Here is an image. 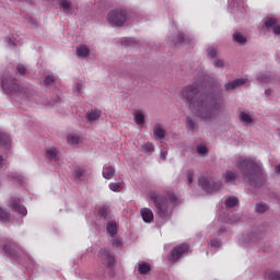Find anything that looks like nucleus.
Instances as JSON below:
<instances>
[{
  "instance_id": "f257e3e1",
  "label": "nucleus",
  "mask_w": 280,
  "mask_h": 280,
  "mask_svg": "<svg viewBox=\"0 0 280 280\" xmlns=\"http://www.w3.org/2000/svg\"><path fill=\"white\" fill-rule=\"evenodd\" d=\"M182 97L188 102L189 108L202 119H211L222 108V97L211 93H202L200 84L195 82L182 91Z\"/></svg>"
},
{
  "instance_id": "f03ea898",
  "label": "nucleus",
  "mask_w": 280,
  "mask_h": 280,
  "mask_svg": "<svg viewBox=\"0 0 280 280\" xmlns=\"http://www.w3.org/2000/svg\"><path fill=\"white\" fill-rule=\"evenodd\" d=\"M237 167L241 170L244 175V180L249 183V185H254V187H258L259 183L264 178L261 174V167L253 160H246L238 158L237 159Z\"/></svg>"
},
{
  "instance_id": "7ed1b4c3",
  "label": "nucleus",
  "mask_w": 280,
  "mask_h": 280,
  "mask_svg": "<svg viewBox=\"0 0 280 280\" xmlns=\"http://www.w3.org/2000/svg\"><path fill=\"white\" fill-rule=\"evenodd\" d=\"M149 198L154 202L156 213L162 220H165V218L170 215L167 200H170L172 205H178V197L172 191H168L165 198L159 196L155 191H151L149 192Z\"/></svg>"
},
{
  "instance_id": "20e7f679",
  "label": "nucleus",
  "mask_w": 280,
  "mask_h": 280,
  "mask_svg": "<svg viewBox=\"0 0 280 280\" xmlns=\"http://www.w3.org/2000/svg\"><path fill=\"white\" fill-rule=\"evenodd\" d=\"M2 89L8 95L19 93V95L30 97L34 93L32 90L21 86L19 80L12 79V77H2Z\"/></svg>"
},
{
  "instance_id": "39448f33",
  "label": "nucleus",
  "mask_w": 280,
  "mask_h": 280,
  "mask_svg": "<svg viewBox=\"0 0 280 280\" xmlns=\"http://www.w3.org/2000/svg\"><path fill=\"white\" fill-rule=\"evenodd\" d=\"M107 21L113 27H124L128 23V11L126 9H114L107 14Z\"/></svg>"
},
{
  "instance_id": "423d86ee",
  "label": "nucleus",
  "mask_w": 280,
  "mask_h": 280,
  "mask_svg": "<svg viewBox=\"0 0 280 280\" xmlns=\"http://www.w3.org/2000/svg\"><path fill=\"white\" fill-rule=\"evenodd\" d=\"M199 185L201 186V189H203V191H207V194H214V191H218V189H220L222 187V184H211V182L209 180V178L201 176L199 178Z\"/></svg>"
},
{
  "instance_id": "0eeeda50",
  "label": "nucleus",
  "mask_w": 280,
  "mask_h": 280,
  "mask_svg": "<svg viewBox=\"0 0 280 280\" xmlns=\"http://www.w3.org/2000/svg\"><path fill=\"white\" fill-rule=\"evenodd\" d=\"M98 257H100L102 264L104 266H106V268H109V269L115 268V256H113V254H110V252H108L106 249H101L98 252Z\"/></svg>"
},
{
  "instance_id": "6e6552de",
  "label": "nucleus",
  "mask_w": 280,
  "mask_h": 280,
  "mask_svg": "<svg viewBox=\"0 0 280 280\" xmlns=\"http://www.w3.org/2000/svg\"><path fill=\"white\" fill-rule=\"evenodd\" d=\"M189 250V245L184 243V244H179L177 245L170 255V260L171 261H178V259H180V257H183V255H185V253H187Z\"/></svg>"
},
{
  "instance_id": "1a4fd4ad",
  "label": "nucleus",
  "mask_w": 280,
  "mask_h": 280,
  "mask_svg": "<svg viewBox=\"0 0 280 280\" xmlns=\"http://www.w3.org/2000/svg\"><path fill=\"white\" fill-rule=\"evenodd\" d=\"M11 209H14L20 215H27V208L21 203V198L12 197L9 201Z\"/></svg>"
},
{
  "instance_id": "9d476101",
  "label": "nucleus",
  "mask_w": 280,
  "mask_h": 280,
  "mask_svg": "<svg viewBox=\"0 0 280 280\" xmlns=\"http://www.w3.org/2000/svg\"><path fill=\"white\" fill-rule=\"evenodd\" d=\"M60 12L63 14H73V2L71 0H57Z\"/></svg>"
},
{
  "instance_id": "9b49d317",
  "label": "nucleus",
  "mask_w": 280,
  "mask_h": 280,
  "mask_svg": "<svg viewBox=\"0 0 280 280\" xmlns=\"http://www.w3.org/2000/svg\"><path fill=\"white\" fill-rule=\"evenodd\" d=\"M243 84H246V79H236L234 81H231L224 85L225 91H235L237 86H243Z\"/></svg>"
},
{
  "instance_id": "f8f14e48",
  "label": "nucleus",
  "mask_w": 280,
  "mask_h": 280,
  "mask_svg": "<svg viewBox=\"0 0 280 280\" xmlns=\"http://www.w3.org/2000/svg\"><path fill=\"white\" fill-rule=\"evenodd\" d=\"M267 28L272 27V32L276 35H280V24H277V19L270 18L265 22Z\"/></svg>"
},
{
  "instance_id": "ddd939ff",
  "label": "nucleus",
  "mask_w": 280,
  "mask_h": 280,
  "mask_svg": "<svg viewBox=\"0 0 280 280\" xmlns=\"http://www.w3.org/2000/svg\"><path fill=\"white\" fill-rule=\"evenodd\" d=\"M140 214L143 222H154V212H152L150 208H142Z\"/></svg>"
},
{
  "instance_id": "4468645a",
  "label": "nucleus",
  "mask_w": 280,
  "mask_h": 280,
  "mask_svg": "<svg viewBox=\"0 0 280 280\" xmlns=\"http://www.w3.org/2000/svg\"><path fill=\"white\" fill-rule=\"evenodd\" d=\"M3 250L5 254H8L13 259H16V244L14 243H8L3 246Z\"/></svg>"
},
{
  "instance_id": "2eb2a0df",
  "label": "nucleus",
  "mask_w": 280,
  "mask_h": 280,
  "mask_svg": "<svg viewBox=\"0 0 280 280\" xmlns=\"http://www.w3.org/2000/svg\"><path fill=\"white\" fill-rule=\"evenodd\" d=\"M89 54H91V49H89V46L86 45H80L77 47V56L78 58H86L89 57Z\"/></svg>"
},
{
  "instance_id": "dca6fc26",
  "label": "nucleus",
  "mask_w": 280,
  "mask_h": 280,
  "mask_svg": "<svg viewBox=\"0 0 280 280\" xmlns=\"http://www.w3.org/2000/svg\"><path fill=\"white\" fill-rule=\"evenodd\" d=\"M223 178L225 183H230L231 185H233L237 178V172L228 171L224 173Z\"/></svg>"
},
{
  "instance_id": "f3484780",
  "label": "nucleus",
  "mask_w": 280,
  "mask_h": 280,
  "mask_svg": "<svg viewBox=\"0 0 280 280\" xmlns=\"http://www.w3.org/2000/svg\"><path fill=\"white\" fill-rule=\"evenodd\" d=\"M46 158L48 161H58V149H56V147L47 149Z\"/></svg>"
},
{
  "instance_id": "a211bd4d",
  "label": "nucleus",
  "mask_w": 280,
  "mask_h": 280,
  "mask_svg": "<svg viewBox=\"0 0 280 280\" xmlns=\"http://www.w3.org/2000/svg\"><path fill=\"white\" fill-rule=\"evenodd\" d=\"M115 176V167L112 165L105 166L103 168V178L110 180Z\"/></svg>"
},
{
  "instance_id": "6ab92c4d",
  "label": "nucleus",
  "mask_w": 280,
  "mask_h": 280,
  "mask_svg": "<svg viewBox=\"0 0 280 280\" xmlns=\"http://www.w3.org/2000/svg\"><path fill=\"white\" fill-rule=\"evenodd\" d=\"M233 42L237 43L238 45H246L247 39L242 33L236 32L233 34Z\"/></svg>"
},
{
  "instance_id": "aec40b11",
  "label": "nucleus",
  "mask_w": 280,
  "mask_h": 280,
  "mask_svg": "<svg viewBox=\"0 0 280 280\" xmlns=\"http://www.w3.org/2000/svg\"><path fill=\"white\" fill-rule=\"evenodd\" d=\"M152 270L150 262H141L138 266V271L140 275H148Z\"/></svg>"
},
{
  "instance_id": "412c9836",
  "label": "nucleus",
  "mask_w": 280,
  "mask_h": 280,
  "mask_svg": "<svg viewBox=\"0 0 280 280\" xmlns=\"http://www.w3.org/2000/svg\"><path fill=\"white\" fill-rule=\"evenodd\" d=\"M153 135L155 139H165V129L161 128V126L156 125L153 129Z\"/></svg>"
},
{
  "instance_id": "4be33fe9",
  "label": "nucleus",
  "mask_w": 280,
  "mask_h": 280,
  "mask_svg": "<svg viewBox=\"0 0 280 280\" xmlns=\"http://www.w3.org/2000/svg\"><path fill=\"white\" fill-rule=\"evenodd\" d=\"M0 145L4 148H10V136L5 132H0Z\"/></svg>"
},
{
  "instance_id": "5701e85b",
  "label": "nucleus",
  "mask_w": 280,
  "mask_h": 280,
  "mask_svg": "<svg viewBox=\"0 0 280 280\" xmlns=\"http://www.w3.org/2000/svg\"><path fill=\"white\" fill-rule=\"evenodd\" d=\"M107 233L110 235V237H115V235H117V223L110 221L107 224Z\"/></svg>"
},
{
  "instance_id": "b1692460",
  "label": "nucleus",
  "mask_w": 280,
  "mask_h": 280,
  "mask_svg": "<svg viewBox=\"0 0 280 280\" xmlns=\"http://www.w3.org/2000/svg\"><path fill=\"white\" fill-rule=\"evenodd\" d=\"M265 279L268 280H280V271H266Z\"/></svg>"
},
{
  "instance_id": "393cba45",
  "label": "nucleus",
  "mask_w": 280,
  "mask_h": 280,
  "mask_svg": "<svg viewBox=\"0 0 280 280\" xmlns=\"http://www.w3.org/2000/svg\"><path fill=\"white\" fill-rule=\"evenodd\" d=\"M238 202H240V199L237 197H229L225 200V207L233 209V207H236V205H238Z\"/></svg>"
},
{
  "instance_id": "a878e982",
  "label": "nucleus",
  "mask_w": 280,
  "mask_h": 280,
  "mask_svg": "<svg viewBox=\"0 0 280 280\" xmlns=\"http://www.w3.org/2000/svg\"><path fill=\"white\" fill-rule=\"evenodd\" d=\"M240 119L242 124H245L246 126H248V124H253V117H250V115H248L247 113L242 112L240 115Z\"/></svg>"
},
{
  "instance_id": "bb28decb",
  "label": "nucleus",
  "mask_w": 280,
  "mask_h": 280,
  "mask_svg": "<svg viewBox=\"0 0 280 280\" xmlns=\"http://www.w3.org/2000/svg\"><path fill=\"white\" fill-rule=\"evenodd\" d=\"M101 115V110L90 112L88 113V121H96V119H100Z\"/></svg>"
},
{
  "instance_id": "cd10ccee",
  "label": "nucleus",
  "mask_w": 280,
  "mask_h": 280,
  "mask_svg": "<svg viewBox=\"0 0 280 280\" xmlns=\"http://www.w3.org/2000/svg\"><path fill=\"white\" fill-rule=\"evenodd\" d=\"M141 151L145 152L147 154H152L154 152V144L147 142L141 145Z\"/></svg>"
},
{
  "instance_id": "c85d7f7f",
  "label": "nucleus",
  "mask_w": 280,
  "mask_h": 280,
  "mask_svg": "<svg viewBox=\"0 0 280 280\" xmlns=\"http://www.w3.org/2000/svg\"><path fill=\"white\" fill-rule=\"evenodd\" d=\"M135 121L138 126H143V124H145V116L142 113L138 112L135 115Z\"/></svg>"
},
{
  "instance_id": "c756f323",
  "label": "nucleus",
  "mask_w": 280,
  "mask_h": 280,
  "mask_svg": "<svg viewBox=\"0 0 280 280\" xmlns=\"http://www.w3.org/2000/svg\"><path fill=\"white\" fill-rule=\"evenodd\" d=\"M0 222H10V213L0 208Z\"/></svg>"
},
{
  "instance_id": "7c9ffc66",
  "label": "nucleus",
  "mask_w": 280,
  "mask_h": 280,
  "mask_svg": "<svg viewBox=\"0 0 280 280\" xmlns=\"http://www.w3.org/2000/svg\"><path fill=\"white\" fill-rule=\"evenodd\" d=\"M54 82H56V77L55 75H46L44 78L45 86H51V84H54Z\"/></svg>"
},
{
  "instance_id": "2f4dec72",
  "label": "nucleus",
  "mask_w": 280,
  "mask_h": 280,
  "mask_svg": "<svg viewBox=\"0 0 280 280\" xmlns=\"http://www.w3.org/2000/svg\"><path fill=\"white\" fill-rule=\"evenodd\" d=\"M269 207L266 203H257L256 205V211L257 213H266L268 211Z\"/></svg>"
},
{
  "instance_id": "473e14b6",
  "label": "nucleus",
  "mask_w": 280,
  "mask_h": 280,
  "mask_svg": "<svg viewBox=\"0 0 280 280\" xmlns=\"http://www.w3.org/2000/svg\"><path fill=\"white\" fill-rule=\"evenodd\" d=\"M98 215L100 218L106 219L108 217V207L104 206L98 209Z\"/></svg>"
},
{
  "instance_id": "72a5a7b5",
  "label": "nucleus",
  "mask_w": 280,
  "mask_h": 280,
  "mask_svg": "<svg viewBox=\"0 0 280 280\" xmlns=\"http://www.w3.org/2000/svg\"><path fill=\"white\" fill-rule=\"evenodd\" d=\"M68 142L72 143V145H77V143H80V137L75 135L68 136Z\"/></svg>"
},
{
  "instance_id": "f704fd0d",
  "label": "nucleus",
  "mask_w": 280,
  "mask_h": 280,
  "mask_svg": "<svg viewBox=\"0 0 280 280\" xmlns=\"http://www.w3.org/2000/svg\"><path fill=\"white\" fill-rule=\"evenodd\" d=\"M188 40L189 38L187 37V35H185V33H178L177 43H187Z\"/></svg>"
},
{
  "instance_id": "c9c22d12",
  "label": "nucleus",
  "mask_w": 280,
  "mask_h": 280,
  "mask_svg": "<svg viewBox=\"0 0 280 280\" xmlns=\"http://www.w3.org/2000/svg\"><path fill=\"white\" fill-rule=\"evenodd\" d=\"M110 191H119L121 189V184L119 183H110L109 184Z\"/></svg>"
},
{
  "instance_id": "e433bc0d",
  "label": "nucleus",
  "mask_w": 280,
  "mask_h": 280,
  "mask_svg": "<svg viewBox=\"0 0 280 280\" xmlns=\"http://www.w3.org/2000/svg\"><path fill=\"white\" fill-rule=\"evenodd\" d=\"M197 152H198V154H203V155L207 154V152H208L207 145H203V144L198 145Z\"/></svg>"
},
{
  "instance_id": "4c0bfd02",
  "label": "nucleus",
  "mask_w": 280,
  "mask_h": 280,
  "mask_svg": "<svg viewBox=\"0 0 280 280\" xmlns=\"http://www.w3.org/2000/svg\"><path fill=\"white\" fill-rule=\"evenodd\" d=\"M187 126L190 130H195L196 129V121H194V119L187 117Z\"/></svg>"
},
{
  "instance_id": "58836bf2",
  "label": "nucleus",
  "mask_w": 280,
  "mask_h": 280,
  "mask_svg": "<svg viewBox=\"0 0 280 280\" xmlns=\"http://www.w3.org/2000/svg\"><path fill=\"white\" fill-rule=\"evenodd\" d=\"M74 176H75V178H80L81 176H84V170L82 167H78L74 171Z\"/></svg>"
},
{
  "instance_id": "ea45409f",
  "label": "nucleus",
  "mask_w": 280,
  "mask_h": 280,
  "mask_svg": "<svg viewBox=\"0 0 280 280\" xmlns=\"http://www.w3.org/2000/svg\"><path fill=\"white\" fill-rule=\"evenodd\" d=\"M217 55H218V52L215 51V48H209L208 49L209 58H215Z\"/></svg>"
},
{
  "instance_id": "a19ab883",
  "label": "nucleus",
  "mask_w": 280,
  "mask_h": 280,
  "mask_svg": "<svg viewBox=\"0 0 280 280\" xmlns=\"http://www.w3.org/2000/svg\"><path fill=\"white\" fill-rule=\"evenodd\" d=\"M187 177H188V185H191L194 183V171H188Z\"/></svg>"
},
{
  "instance_id": "79ce46f5",
  "label": "nucleus",
  "mask_w": 280,
  "mask_h": 280,
  "mask_svg": "<svg viewBox=\"0 0 280 280\" xmlns=\"http://www.w3.org/2000/svg\"><path fill=\"white\" fill-rule=\"evenodd\" d=\"M112 244L115 248H121V241L119 238H115Z\"/></svg>"
},
{
  "instance_id": "37998d69",
  "label": "nucleus",
  "mask_w": 280,
  "mask_h": 280,
  "mask_svg": "<svg viewBox=\"0 0 280 280\" xmlns=\"http://www.w3.org/2000/svg\"><path fill=\"white\" fill-rule=\"evenodd\" d=\"M16 71H27V67L23 63L16 66Z\"/></svg>"
},
{
  "instance_id": "c03bdc74",
  "label": "nucleus",
  "mask_w": 280,
  "mask_h": 280,
  "mask_svg": "<svg viewBox=\"0 0 280 280\" xmlns=\"http://www.w3.org/2000/svg\"><path fill=\"white\" fill-rule=\"evenodd\" d=\"M214 65H215V67H219V69H220L224 65V60L218 59V60L214 61Z\"/></svg>"
},
{
  "instance_id": "a18cd8bd",
  "label": "nucleus",
  "mask_w": 280,
  "mask_h": 280,
  "mask_svg": "<svg viewBox=\"0 0 280 280\" xmlns=\"http://www.w3.org/2000/svg\"><path fill=\"white\" fill-rule=\"evenodd\" d=\"M9 43H10V45L16 46V45H19V39H16L14 37H10Z\"/></svg>"
},
{
  "instance_id": "49530a36",
  "label": "nucleus",
  "mask_w": 280,
  "mask_h": 280,
  "mask_svg": "<svg viewBox=\"0 0 280 280\" xmlns=\"http://www.w3.org/2000/svg\"><path fill=\"white\" fill-rule=\"evenodd\" d=\"M121 45H125L126 47H128V46L132 45V40L126 39V40L121 42Z\"/></svg>"
},
{
  "instance_id": "de8ad7c7",
  "label": "nucleus",
  "mask_w": 280,
  "mask_h": 280,
  "mask_svg": "<svg viewBox=\"0 0 280 280\" xmlns=\"http://www.w3.org/2000/svg\"><path fill=\"white\" fill-rule=\"evenodd\" d=\"M211 246H214V248H219L220 241H211Z\"/></svg>"
},
{
  "instance_id": "09e8293b",
  "label": "nucleus",
  "mask_w": 280,
  "mask_h": 280,
  "mask_svg": "<svg viewBox=\"0 0 280 280\" xmlns=\"http://www.w3.org/2000/svg\"><path fill=\"white\" fill-rule=\"evenodd\" d=\"M74 89L78 93H80L82 91V85L80 83H77Z\"/></svg>"
},
{
  "instance_id": "8fccbe9b",
  "label": "nucleus",
  "mask_w": 280,
  "mask_h": 280,
  "mask_svg": "<svg viewBox=\"0 0 280 280\" xmlns=\"http://www.w3.org/2000/svg\"><path fill=\"white\" fill-rule=\"evenodd\" d=\"M240 220H241V217H240V215H236V217H234V218L231 220V222H240Z\"/></svg>"
},
{
  "instance_id": "3c124183",
  "label": "nucleus",
  "mask_w": 280,
  "mask_h": 280,
  "mask_svg": "<svg viewBox=\"0 0 280 280\" xmlns=\"http://www.w3.org/2000/svg\"><path fill=\"white\" fill-rule=\"evenodd\" d=\"M260 82L267 83V82H270V79H269V78H261V79H260Z\"/></svg>"
},
{
  "instance_id": "603ef678",
  "label": "nucleus",
  "mask_w": 280,
  "mask_h": 280,
  "mask_svg": "<svg viewBox=\"0 0 280 280\" xmlns=\"http://www.w3.org/2000/svg\"><path fill=\"white\" fill-rule=\"evenodd\" d=\"M165 159H166V154L162 152V153H161V160H162V161H165Z\"/></svg>"
},
{
  "instance_id": "864d4df0",
  "label": "nucleus",
  "mask_w": 280,
  "mask_h": 280,
  "mask_svg": "<svg viewBox=\"0 0 280 280\" xmlns=\"http://www.w3.org/2000/svg\"><path fill=\"white\" fill-rule=\"evenodd\" d=\"M2 163H3V156L0 155V164H2Z\"/></svg>"
},
{
  "instance_id": "5fc2aeb1",
  "label": "nucleus",
  "mask_w": 280,
  "mask_h": 280,
  "mask_svg": "<svg viewBox=\"0 0 280 280\" xmlns=\"http://www.w3.org/2000/svg\"><path fill=\"white\" fill-rule=\"evenodd\" d=\"M20 75H25V71H21V72H20Z\"/></svg>"
}]
</instances>
